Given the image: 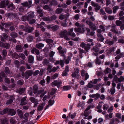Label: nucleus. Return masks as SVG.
<instances>
[{
    "mask_svg": "<svg viewBox=\"0 0 124 124\" xmlns=\"http://www.w3.org/2000/svg\"><path fill=\"white\" fill-rule=\"evenodd\" d=\"M61 34L62 35V37H64L65 39L66 40H69L70 39V38L68 36V32L64 30L61 33Z\"/></svg>",
    "mask_w": 124,
    "mask_h": 124,
    "instance_id": "f257e3e1",
    "label": "nucleus"
},
{
    "mask_svg": "<svg viewBox=\"0 0 124 124\" xmlns=\"http://www.w3.org/2000/svg\"><path fill=\"white\" fill-rule=\"evenodd\" d=\"M79 70L78 68H76L74 69V71L72 73V76L73 77L78 78V77L80 76L79 74Z\"/></svg>",
    "mask_w": 124,
    "mask_h": 124,
    "instance_id": "f03ea898",
    "label": "nucleus"
},
{
    "mask_svg": "<svg viewBox=\"0 0 124 124\" xmlns=\"http://www.w3.org/2000/svg\"><path fill=\"white\" fill-rule=\"evenodd\" d=\"M86 23L93 30H95L96 29V28L94 24H93L91 22L89 21H86Z\"/></svg>",
    "mask_w": 124,
    "mask_h": 124,
    "instance_id": "7ed1b4c3",
    "label": "nucleus"
},
{
    "mask_svg": "<svg viewBox=\"0 0 124 124\" xmlns=\"http://www.w3.org/2000/svg\"><path fill=\"white\" fill-rule=\"evenodd\" d=\"M62 82L61 80L55 81L52 83L53 86H56L58 88L62 84Z\"/></svg>",
    "mask_w": 124,
    "mask_h": 124,
    "instance_id": "20e7f679",
    "label": "nucleus"
},
{
    "mask_svg": "<svg viewBox=\"0 0 124 124\" xmlns=\"http://www.w3.org/2000/svg\"><path fill=\"white\" fill-rule=\"evenodd\" d=\"M91 5L95 8V9L96 10H98L100 8V6L98 5L96 3H94L93 1L91 2Z\"/></svg>",
    "mask_w": 124,
    "mask_h": 124,
    "instance_id": "39448f33",
    "label": "nucleus"
},
{
    "mask_svg": "<svg viewBox=\"0 0 124 124\" xmlns=\"http://www.w3.org/2000/svg\"><path fill=\"white\" fill-rule=\"evenodd\" d=\"M31 1H30L28 2H26L22 4L25 7H27V8H28L31 6Z\"/></svg>",
    "mask_w": 124,
    "mask_h": 124,
    "instance_id": "423d86ee",
    "label": "nucleus"
},
{
    "mask_svg": "<svg viewBox=\"0 0 124 124\" xmlns=\"http://www.w3.org/2000/svg\"><path fill=\"white\" fill-rule=\"evenodd\" d=\"M32 74V72L31 70L27 71L25 72V79H27L28 78L29 76H31Z\"/></svg>",
    "mask_w": 124,
    "mask_h": 124,
    "instance_id": "0eeeda50",
    "label": "nucleus"
},
{
    "mask_svg": "<svg viewBox=\"0 0 124 124\" xmlns=\"http://www.w3.org/2000/svg\"><path fill=\"white\" fill-rule=\"evenodd\" d=\"M30 99L32 102H34L35 104L36 105L38 104V101L37 99H35L34 97H31L30 98Z\"/></svg>",
    "mask_w": 124,
    "mask_h": 124,
    "instance_id": "6e6552de",
    "label": "nucleus"
},
{
    "mask_svg": "<svg viewBox=\"0 0 124 124\" xmlns=\"http://www.w3.org/2000/svg\"><path fill=\"white\" fill-rule=\"evenodd\" d=\"M83 30V27H81V26H80L79 28H78L77 29L76 28H75V31L78 32H82L83 31H84Z\"/></svg>",
    "mask_w": 124,
    "mask_h": 124,
    "instance_id": "1a4fd4ad",
    "label": "nucleus"
},
{
    "mask_svg": "<svg viewBox=\"0 0 124 124\" xmlns=\"http://www.w3.org/2000/svg\"><path fill=\"white\" fill-rule=\"evenodd\" d=\"M68 16L67 14L63 15L62 14H61L59 17V19L61 20H62L63 19H67V18Z\"/></svg>",
    "mask_w": 124,
    "mask_h": 124,
    "instance_id": "9d476101",
    "label": "nucleus"
},
{
    "mask_svg": "<svg viewBox=\"0 0 124 124\" xmlns=\"http://www.w3.org/2000/svg\"><path fill=\"white\" fill-rule=\"evenodd\" d=\"M36 10L38 13L40 14V16L41 17L43 15L42 10L40 9L39 7H38L36 8Z\"/></svg>",
    "mask_w": 124,
    "mask_h": 124,
    "instance_id": "9b49d317",
    "label": "nucleus"
},
{
    "mask_svg": "<svg viewBox=\"0 0 124 124\" xmlns=\"http://www.w3.org/2000/svg\"><path fill=\"white\" fill-rule=\"evenodd\" d=\"M45 103L44 102L42 103L41 104L39 105L38 107V109L39 111H40L42 110L44 107L45 106Z\"/></svg>",
    "mask_w": 124,
    "mask_h": 124,
    "instance_id": "f8f14e48",
    "label": "nucleus"
},
{
    "mask_svg": "<svg viewBox=\"0 0 124 124\" xmlns=\"http://www.w3.org/2000/svg\"><path fill=\"white\" fill-rule=\"evenodd\" d=\"M72 37V39L74 40V41H77L78 39V38H76L74 39H73L75 36V34L74 33H70V34H69Z\"/></svg>",
    "mask_w": 124,
    "mask_h": 124,
    "instance_id": "ddd939ff",
    "label": "nucleus"
},
{
    "mask_svg": "<svg viewBox=\"0 0 124 124\" xmlns=\"http://www.w3.org/2000/svg\"><path fill=\"white\" fill-rule=\"evenodd\" d=\"M34 12H31L28 13V16L27 17V19H31V18L33 17L34 16Z\"/></svg>",
    "mask_w": 124,
    "mask_h": 124,
    "instance_id": "4468645a",
    "label": "nucleus"
},
{
    "mask_svg": "<svg viewBox=\"0 0 124 124\" xmlns=\"http://www.w3.org/2000/svg\"><path fill=\"white\" fill-rule=\"evenodd\" d=\"M89 97L90 98H93L96 97V98H98L100 97V95L99 94L97 93L95 94H91L89 95Z\"/></svg>",
    "mask_w": 124,
    "mask_h": 124,
    "instance_id": "2eb2a0df",
    "label": "nucleus"
},
{
    "mask_svg": "<svg viewBox=\"0 0 124 124\" xmlns=\"http://www.w3.org/2000/svg\"><path fill=\"white\" fill-rule=\"evenodd\" d=\"M26 97H24L21 100V105H25L27 103V102L26 101Z\"/></svg>",
    "mask_w": 124,
    "mask_h": 124,
    "instance_id": "dca6fc26",
    "label": "nucleus"
},
{
    "mask_svg": "<svg viewBox=\"0 0 124 124\" xmlns=\"http://www.w3.org/2000/svg\"><path fill=\"white\" fill-rule=\"evenodd\" d=\"M59 63H60V65L61 66V67H62L63 66L64 63L63 61L62 60H61L60 62L59 61H56L55 63V64L56 65L59 64Z\"/></svg>",
    "mask_w": 124,
    "mask_h": 124,
    "instance_id": "f3484780",
    "label": "nucleus"
},
{
    "mask_svg": "<svg viewBox=\"0 0 124 124\" xmlns=\"http://www.w3.org/2000/svg\"><path fill=\"white\" fill-rule=\"evenodd\" d=\"M84 115L85 117V118L87 119H90L92 118V116H88L87 112L85 111L84 113Z\"/></svg>",
    "mask_w": 124,
    "mask_h": 124,
    "instance_id": "a211bd4d",
    "label": "nucleus"
},
{
    "mask_svg": "<svg viewBox=\"0 0 124 124\" xmlns=\"http://www.w3.org/2000/svg\"><path fill=\"white\" fill-rule=\"evenodd\" d=\"M40 27L41 29L42 30L44 31H45V29L44 27L45 26V23L44 22H42L40 25Z\"/></svg>",
    "mask_w": 124,
    "mask_h": 124,
    "instance_id": "6ab92c4d",
    "label": "nucleus"
},
{
    "mask_svg": "<svg viewBox=\"0 0 124 124\" xmlns=\"http://www.w3.org/2000/svg\"><path fill=\"white\" fill-rule=\"evenodd\" d=\"M17 111L19 116L21 118H22L23 116V113L22 112V110L20 109H18Z\"/></svg>",
    "mask_w": 124,
    "mask_h": 124,
    "instance_id": "aec40b11",
    "label": "nucleus"
},
{
    "mask_svg": "<svg viewBox=\"0 0 124 124\" xmlns=\"http://www.w3.org/2000/svg\"><path fill=\"white\" fill-rule=\"evenodd\" d=\"M49 104L46 107V109H47L49 107V105L52 106L53 104L54 103V100H50L48 102Z\"/></svg>",
    "mask_w": 124,
    "mask_h": 124,
    "instance_id": "412c9836",
    "label": "nucleus"
},
{
    "mask_svg": "<svg viewBox=\"0 0 124 124\" xmlns=\"http://www.w3.org/2000/svg\"><path fill=\"white\" fill-rule=\"evenodd\" d=\"M44 46V44L41 43H40L36 45V47L38 48L41 49Z\"/></svg>",
    "mask_w": 124,
    "mask_h": 124,
    "instance_id": "4be33fe9",
    "label": "nucleus"
},
{
    "mask_svg": "<svg viewBox=\"0 0 124 124\" xmlns=\"http://www.w3.org/2000/svg\"><path fill=\"white\" fill-rule=\"evenodd\" d=\"M16 49L18 52H21L22 50V48L21 46L20 45H18L16 46Z\"/></svg>",
    "mask_w": 124,
    "mask_h": 124,
    "instance_id": "5701e85b",
    "label": "nucleus"
},
{
    "mask_svg": "<svg viewBox=\"0 0 124 124\" xmlns=\"http://www.w3.org/2000/svg\"><path fill=\"white\" fill-rule=\"evenodd\" d=\"M10 114L11 116H13L15 114L16 112L13 109H10L9 110Z\"/></svg>",
    "mask_w": 124,
    "mask_h": 124,
    "instance_id": "b1692460",
    "label": "nucleus"
},
{
    "mask_svg": "<svg viewBox=\"0 0 124 124\" xmlns=\"http://www.w3.org/2000/svg\"><path fill=\"white\" fill-rule=\"evenodd\" d=\"M71 87L70 85H67L64 86L63 87V89L64 90H68L71 89Z\"/></svg>",
    "mask_w": 124,
    "mask_h": 124,
    "instance_id": "393cba45",
    "label": "nucleus"
},
{
    "mask_svg": "<svg viewBox=\"0 0 124 124\" xmlns=\"http://www.w3.org/2000/svg\"><path fill=\"white\" fill-rule=\"evenodd\" d=\"M33 57L32 56H30L28 58V61L30 63H32L34 61Z\"/></svg>",
    "mask_w": 124,
    "mask_h": 124,
    "instance_id": "a878e982",
    "label": "nucleus"
},
{
    "mask_svg": "<svg viewBox=\"0 0 124 124\" xmlns=\"http://www.w3.org/2000/svg\"><path fill=\"white\" fill-rule=\"evenodd\" d=\"M33 30V28L32 27H29L27 29L25 30L26 31L28 32H31Z\"/></svg>",
    "mask_w": 124,
    "mask_h": 124,
    "instance_id": "bb28decb",
    "label": "nucleus"
},
{
    "mask_svg": "<svg viewBox=\"0 0 124 124\" xmlns=\"http://www.w3.org/2000/svg\"><path fill=\"white\" fill-rule=\"evenodd\" d=\"M124 81V78L122 76H121L120 77V78H118V80L117 82H121Z\"/></svg>",
    "mask_w": 124,
    "mask_h": 124,
    "instance_id": "cd10ccee",
    "label": "nucleus"
},
{
    "mask_svg": "<svg viewBox=\"0 0 124 124\" xmlns=\"http://www.w3.org/2000/svg\"><path fill=\"white\" fill-rule=\"evenodd\" d=\"M90 45L89 44H87L86 46H85V49L87 51H88V50L90 49Z\"/></svg>",
    "mask_w": 124,
    "mask_h": 124,
    "instance_id": "c85d7f7f",
    "label": "nucleus"
},
{
    "mask_svg": "<svg viewBox=\"0 0 124 124\" xmlns=\"http://www.w3.org/2000/svg\"><path fill=\"white\" fill-rule=\"evenodd\" d=\"M109 107V106L108 105L104 104L103 106V108L104 110H106Z\"/></svg>",
    "mask_w": 124,
    "mask_h": 124,
    "instance_id": "c756f323",
    "label": "nucleus"
},
{
    "mask_svg": "<svg viewBox=\"0 0 124 124\" xmlns=\"http://www.w3.org/2000/svg\"><path fill=\"white\" fill-rule=\"evenodd\" d=\"M28 21L29 22V23L30 24H32L34 23L36 21V20L34 19H33L30 20V19H28Z\"/></svg>",
    "mask_w": 124,
    "mask_h": 124,
    "instance_id": "7c9ffc66",
    "label": "nucleus"
},
{
    "mask_svg": "<svg viewBox=\"0 0 124 124\" xmlns=\"http://www.w3.org/2000/svg\"><path fill=\"white\" fill-rule=\"evenodd\" d=\"M33 38V37L32 36H29L27 37V40L29 42H31L32 41Z\"/></svg>",
    "mask_w": 124,
    "mask_h": 124,
    "instance_id": "2f4dec72",
    "label": "nucleus"
},
{
    "mask_svg": "<svg viewBox=\"0 0 124 124\" xmlns=\"http://www.w3.org/2000/svg\"><path fill=\"white\" fill-rule=\"evenodd\" d=\"M111 93L112 94H113L115 92V89L114 87H113L110 90Z\"/></svg>",
    "mask_w": 124,
    "mask_h": 124,
    "instance_id": "473e14b6",
    "label": "nucleus"
},
{
    "mask_svg": "<svg viewBox=\"0 0 124 124\" xmlns=\"http://www.w3.org/2000/svg\"><path fill=\"white\" fill-rule=\"evenodd\" d=\"M33 89L34 90V93H36L37 92L38 89L37 86L36 85H35L33 87Z\"/></svg>",
    "mask_w": 124,
    "mask_h": 124,
    "instance_id": "72a5a7b5",
    "label": "nucleus"
},
{
    "mask_svg": "<svg viewBox=\"0 0 124 124\" xmlns=\"http://www.w3.org/2000/svg\"><path fill=\"white\" fill-rule=\"evenodd\" d=\"M92 50L93 51L97 52L99 51V49L97 48V46H96L93 47Z\"/></svg>",
    "mask_w": 124,
    "mask_h": 124,
    "instance_id": "f704fd0d",
    "label": "nucleus"
},
{
    "mask_svg": "<svg viewBox=\"0 0 124 124\" xmlns=\"http://www.w3.org/2000/svg\"><path fill=\"white\" fill-rule=\"evenodd\" d=\"M12 99H10L7 100L6 102V104H9L12 103L13 101V100L12 99H13V98H11Z\"/></svg>",
    "mask_w": 124,
    "mask_h": 124,
    "instance_id": "c9c22d12",
    "label": "nucleus"
},
{
    "mask_svg": "<svg viewBox=\"0 0 124 124\" xmlns=\"http://www.w3.org/2000/svg\"><path fill=\"white\" fill-rule=\"evenodd\" d=\"M52 66L50 65H49L48 66V67L47 68V70L49 71V72H50L52 71V69L51 68H52Z\"/></svg>",
    "mask_w": 124,
    "mask_h": 124,
    "instance_id": "e433bc0d",
    "label": "nucleus"
},
{
    "mask_svg": "<svg viewBox=\"0 0 124 124\" xmlns=\"http://www.w3.org/2000/svg\"><path fill=\"white\" fill-rule=\"evenodd\" d=\"M113 107L112 106L110 107L108 109L107 111L108 112V113H111V112H112L113 110Z\"/></svg>",
    "mask_w": 124,
    "mask_h": 124,
    "instance_id": "4c0bfd02",
    "label": "nucleus"
},
{
    "mask_svg": "<svg viewBox=\"0 0 124 124\" xmlns=\"http://www.w3.org/2000/svg\"><path fill=\"white\" fill-rule=\"evenodd\" d=\"M43 8L45 9H47L48 10H51V9L47 5H45L43 7Z\"/></svg>",
    "mask_w": 124,
    "mask_h": 124,
    "instance_id": "58836bf2",
    "label": "nucleus"
},
{
    "mask_svg": "<svg viewBox=\"0 0 124 124\" xmlns=\"http://www.w3.org/2000/svg\"><path fill=\"white\" fill-rule=\"evenodd\" d=\"M62 11V9L58 8L56 9V13L58 14H59L61 13Z\"/></svg>",
    "mask_w": 124,
    "mask_h": 124,
    "instance_id": "ea45409f",
    "label": "nucleus"
},
{
    "mask_svg": "<svg viewBox=\"0 0 124 124\" xmlns=\"http://www.w3.org/2000/svg\"><path fill=\"white\" fill-rule=\"evenodd\" d=\"M10 35L12 37L15 38L17 36V34L16 33L12 32L11 34Z\"/></svg>",
    "mask_w": 124,
    "mask_h": 124,
    "instance_id": "a19ab883",
    "label": "nucleus"
},
{
    "mask_svg": "<svg viewBox=\"0 0 124 124\" xmlns=\"http://www.w3.org/2000/svg\"><path fill=\"white\" fill-rule=\"evenodd\" d=\"M97 35L99 38H100L101 40L102 41H103L104 40V39L103 38V37L101 35L100 33H98L97 34Z\"/></svg>",
    "mask_w": 124,
    "mask_h": 124,
    "instance_id": "79ce46f5",
    "label": "nucleus"
},
{
    "mask_svg": "<svg viewBox=\"0 0 124 124\" xmlns=\"http://www.w3.org/2000/svg\"><path fill=\"white\" fill-rule=\"evenodd\" d=\"M24 90L25 89H24L21 88L19 89L18 90V91L20 94H21L24 92Z\"/></svg>",
    "mask_w": 124,
    "mask_h": 124,
    "instance_id": "37998d69",
    "label": "nucleus"
},
{
    "mask_svg": "<svg viewBox=\"0 0 124 124\" xmlns=\"http://www.w3.org/2000/svg\"><path fill=\"white\" fill-rule=\"evenodd\" d=\"M45 82L46 81L45 80H42L40 82V83L42 85L44 86L45 85Z\"/></svg>",
    "mask_w": 124,
    "mask_h": 124,
    "instance_id": "c03bdc74",
    "label": "nucleus"
},
{
    "mask_svg": "<svg viewBox=\"0 0 124 124\" xmlns=\"http://www.w3.org/2000/svg\"><path fill=\"white\" fill-rule=\"evenodd\" d=\"M8 119H5L2 123V124H8Z\"/></svg>",
    "mask_w": 124,
    "mask_h": 124,
    "instance_id": "a18cd8bd",
    "label": "nucleus"
},
{
    "mask_svg": "<svg viewBox=\"0 0 124 124\" xmlns=\"http://www.w3.org/2000/svg\"><path fill=\"white\" fill-rule=\"evenodd\" d=\"M122 23V22L120 20H117L116 21V24L117 26H120Z\"/></svg>",
    "mask_w": 124,
    "mask_h": 124,
    "instance_id": "49530a36",
    "label": "nucleus"
},
{
    "mask_svg": "<svg viewBox=\"0 0 124 124\" xmlns=\"http://www.w3.org/2000/svg\"><path fill=\"white\" fill-rule=\"evenodd\" d=\"M5 72L6 74H8L10 72L9 69L8 68L6 67L5 68Z\"/></svg>",
    "mask_w": 124,
    "mask_h": 124,
    "instance_id": "de8ad7c7",
    "label": "nucleus"
},
{
    "mask_svg": "<svg viewBox=\"0 0 124 124\" xmlns=\"http://www.w3.org/2000/svg\"><path fill=\"white\" fill-rule=\"evenodd\" d=\"M102 104H103V102H100L99 103V105L97 107V108L99 109L101 108L102 105Z\"/></svg>",
    "mask_w": 124,
    "mask_h": 124,
    "instance_id": "09e8293b",
    "label": "nucleus"
},
{
    "mask_svg": "<svg viewBox=\"0 0 124 124\" xmlns=\"http://www.w3.org/2000/svg\"><path fill=\"white\" fill-rule=\"evenodd\" d=\"M105 11L108 14H110L112 12V10L108 8L106 9Z\"/></svg>",
    "mask_w": 124,
    "mask_h": 124,
    "instance_id": "8fccbe9b",
    "label": "nucleus"
},
{
    "mask_svg": "<svg viewBox=\"0 0 124 124\" xmlns=\"http://www.w3.org/2000/svg\"><path fill=\"white\" fill-rule=\"evenodd\" d=\"M10 122L11 124H15V122L14 119L13 118L10 119Z\"/></svg>",
    "mask_w": 124,
    "mask_h": 124,
    "instance_id": "3c124183",
    "label": "nucleus"
},
{
    "mask_svg": "<svg viewBox=\"0 0 124 124\" xmlns=\"http://www.w3.org/2000/svg\"><path fill=\"white\" fill-rule=\"evenodd\" d=\"M49 63V61L47 59H45L43 62L44 64L47 65Z\"/></svg>",
    "mask_w": 124,
    "mask_h": 124,
    "instance_id": "603ef678",
    "label": "nucleus"
},
{
    "mask_svg": "<svg viewBox=\"0 0 124 124\" xmlns=\"http://www.w3.org/2000/svg\"><path fill=\"white\" fill-rule=\"evenodd\" d=\"M58 76V74H57L55 73L53 75L52 77V79H54L56 78Z\"/></svg>",
    "mask_w": 124,
    "mask_h": 124,
    "instance_id": "864d4df0",
    "label": "nucleus"
},
{
    "mask_svg": "<svg viewBox=\"0 0 124 124\" xmlns=\"http://www.w3.org/2000/svg\"><path fill=\"white\" fill-rule=\"evenodd\" d=\"M46 41L47 43L49 44L53 42V40L49 39H46Z\"/></svg>",
    "mask_w": 124,
    "mask_h": 124,
    "instance_id": "5fc2aeb1",
    "label": "nucleus"
},
{
    "mask_svg": "<svg viewBox=\"0 0 124 124\" xmlns=\"http://www.w3.org/2000/svg\"><path fill=\"white\" fill-rule=\"evenodd\" d=\"M115 116L116 117H117L119 119H121V115L119 113H117L115 114Z\"/></svg>",
    "mask_w": 124,
    "mask_h": 124,
    "instance_id": "6e6d98bb",
    "label": "nucleus"
},
{
    "mask_svg": "<svg viewBox=\"0 0 124 124\" xmlns=\"http://www.w3.org/2000/svg\"><path fill=\"white\" fill-rule=\"evenodd\" d=\"M71 57L69 56L67 60H66L65 61V63L66 64H68L69 63V61L70 60H71Z\"/></svg>",
    "mask_w": 124,
    "mask_h": 124,
    "instance_id": "4d7b16f0",
    "label": "nucleus"
},
{
    "mask_svg": "<svg viewBox=\"0 0 124 124\" xmlns=\"http://www.w3.org/2000/svg\"><path fill=\"white\" fill-rule=\"evenodd\" d=\"M28 93L30 95H32V89L31 88H30L28 92Z\"/></svg>",
    "mask_w": 124,
    "mask_h": 124,
    "instance_id": "13d9d810",
    "label": "nucleus"
},
{
    "mask_svg": "<svg viewBox=\"0 0 124 124\" xmlns=\"http://www.w3.org/2000/svg\"><path fill=\"white\" fill-rule=\"evenodd\" d=\"M96 64H100L101 63L100 61L98 58H97L96 59Z\"/></svg>",
    "mask_w": 124,
    "mask_h": 124,
    "instance_id": "bf43d9fd",
    "label": "nucleus"
},
{
    "mask_svg": "<svg viewBox=\"0 0 124 124\" xmlns=\"http://www.w3.org/2000/svg\"><path fill=\"white\" fill-rule=\"evenodd\" d=\"M50 77L48 76L47 77V78H46V82H47V84H48L50 83Z\"/></svg>",
    "mask_w": 124,
    "mask_h": 124,
    "instance_id": "052dcab7",
    "label": "nucleus"
},
{
    "mask_svg": "<svg viewBox=\"0 0 124 124\" xmlns=\"http://www.w3.org/2000/svg\"><path fill=\"white\" fill-rule=\"evenodd\" d=\"M118 8V7L117 6H116L113 8V13H115L116 12V10Z\"/></svg>",
    "mask_w": 124,
    "mask_h": 124,
    "instance_id": "680f3d73",
    "label": "nucleus"
},
{
    "mask_svg": "<svg viewBox=\"0 0 124 124\" xmlns=\"http://www.w3.org/2000/svg\"><path fill=\"white\" fill-rule=\"evenodd\" d=\"M66 52V49H65L63 50H61L59 51V52L61 54H63L64 53Z\"/></svg>",
    "mask_w": 124,
    "mask_h": 124,
    "instance_id": "e2e57ef3",
    "label": "nucleus"
},
{
    "mask_svg": "<svg viewBox=\"0 0 124 124\" xmlns=\"http://www.w3.org/2000/svg\"><path fill=\"white\" fill-rule=\"evenodd\" d=\"M68 72L65 71L63 72L62 75L63 76H67L68 75L67 74Z\"/></svg>",
    "mask_w": 124,
    "mask_h": 124,
    "instance_id": "0e129e2a",
    "label": "nucleus"
},
{
    "mask_svg": "<svg viewBox=\"0 0 124 124\" xmlns=\"http://www.w3.org/2000/svg\"><path fill=\"white\" fill-rule=\"evenodd\" d=\"M19 56L23 59H25V57L24 55L23 54H19Z\"/></svg>",
    "mask_w": 124,
    "mask_h": 124,
    "instance_id": "69168bd1",
    "label": "nucleus"
},
{
    "mask_svg": "<svg viewBox=\"0 0 124 124\" xmlns=\"http://www.w3.org/2000/svg\"><path fill=\"white\" fill-rule=\"evenodd\" d=\"M58 26L57 25H55L54 26L53 25V30L55 31L58 28Z\"/></svg>",
    "mask_w": 124,
    "mask_h": 124,
    "instance_id": "338daca9",
    "label": "nucleus"
},
{
    "mask_svg": "<svg viewBox=\"0 0 124 124\" xmlns=\"http://www.w3.org/2000/svg\"><path fill=\"white\" fill-rule=\"evenodd\" d=\"M79 17V16L78 14L76 15L74 17V18L76 20H78V19Z\"/></svg>",
    "mask_w": 124,
    "mask_h": 124,
    "instance_id": "774afa93",
    "label": "nucleus"
}]
</instances>
